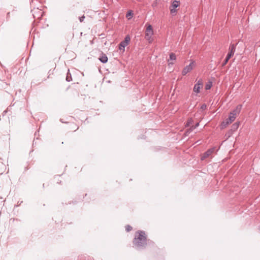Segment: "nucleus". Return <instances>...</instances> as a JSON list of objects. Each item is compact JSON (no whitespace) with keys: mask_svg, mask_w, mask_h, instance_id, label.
Segmentation results:
<instances>
[{"mask_svg":"<svg viewBox=\"0 0 260 260\" xmlns=\"http://www.w3.org/2000/svg\"><path fill=\"white\" fill-rule=\"evenodd\" d=\"M147 235L143 231H138L135 233V238L133 240V244L139 248H144L147 245Z\"/></svg>","mask_w":260,"mask_h":260,"instance_id":"nucleus-1","label":"nucleus"},{"mask_svg":"<svg viewBox=\"0 0 260 260\" xmlns=\"http://www.w3.org/2000/svg\"><path fill=\"white\" fill-rule=\"evenodd\" d=\"M242 105H239L237 106L236 108L233 110L229 114V120L231 121L232 122H233L236 118L237 114H238L241 109Z\"/></svg>","mask_w":260,"mask_h":260,"instance_id":"nucleus-2","label":"nucleus"},{"mask_svg":"<svg viewBox=\"0 0 260 260\" xmlns=\"http://www.w3.org/2000/svg\"><path fill=\"white\" fill-rule=\"evenodd\" d=\"M195 66V61L194 60H191L190 63L189 65L186 66L182 70V74L184 76L186 75L188 73L190 72Z\"/></svg>","mask_w":260,"mask_h":260,"instance_id":"nucleus-3","label":"nucleus"},{"mask_svg":"<svg viewBox=\"0 0 260 260\" xmlns=\"http://www.w3.org/2000/svg\"><path fill=\"white\" fill-rule=\"evenodd\" d=\"M153 35L152 27L150 24H148L145 31V39L150 40Z\"/></svg>","mask_w":260,"mask_h":260,"instance_id":"nucleus-4","label":"nucleus"},{"mask_svg":"<svg viewBox=\"0 0 260 260\" xmlns=\"http://www.w3.org/2000/svg\"><path fill=\"white\" fill-rule=\"evenodd\" d=\"M130 37L129 36H126L124 40L121 41L119 44V50H122L123 51H124V48L128 44V43L130 41Z\"/></svg>","mask_w":260,"mask_h":260,"instance_id":"nucleus-5","label":"nucleus"},{"mask_svg":"<svg viewBox=\"0 0 260 260\" xmlns=\"http://www.w3.org/2000/svg\"><path fill=\"white\" fill-rule=\"evenodd\" d=\"M238 43L236 44H231L229 47V52L227 54L228 58H231L232 56H233L236 50V47Z\"/></svg>","mask_w":260,"mask_h":260,"instance_id":"nucleus-6","label":"nucleus"},{"mask_svg":"<svg viewBox=\"0 0 260 260\" xmlns=\"http://www.w3.org/2000/svg\"><path fill=\"white\" fill-rule=\"evenodd\" d=\"M215 150V148H212L208 149L207 151L204 152L201 157V160H204L206 158L211 155Z\"/></svg>","mask_w":260,"mask_h":260,"instance_id":"nucleus-7","label":"nucleus"},{"mask_svg":"<svg viewBox=\"0 0 260 260\" xmlns=\"http://www.w3.org/2000/svg\"><path fill=\"white\" fill-rule=\"evenodd\" d=\"M99 60L101 62L105 63L108 61V57L105 54L102 53L99 57Z\"/></svg>","mask_w":260,"mask_h":260,"instance_id":"nucleus-8","label":"nucleus"},{"mask_svg":"<svg viewBox=\"0 0 260 260\" xmlns=\"http://www.w3.org/2000/svg\"><path fill=\"white\" fill-rule=\"evenodd\" d=\"M232 122L229 120V118L226 119L224 121H223L221 123V128H223L225 127L226 125H229V124L231 123Z\"/></svg>","mask_w":260,"mask_h":260,"instance_id":"nucleus-9","label":"nucleus"},{"mask_svg":"<svg viewBox=\"0 0 260 260\" xmlns=\"http://www.w3.org/2000/svg\"><path fill=\"white\" fill-rule=\"evenodd\" d=\"M202 87L196 84L193 87V91L197 93L200 92V89L202 88Z\"/></svg>","mask_w":260,"mask_h":260,"instance_id":"nucleus-10","label":"nucleus"},{"mask_svg":"<svg viewBox=\"0 0 260 260\" xmlns=\"http://www.w3.org/2000/svg\"><path fill=\"white\" fill-rule=\"evenodd\" d=\"M179 6V1H174L172 4L171 7L176 8Z\"/></svg>","mask_w":260,"mask_h":260,"instance_id":"nucleus-11","label":"nucleus"},{"mask_svg":"<svg viewBox=\"0 0 260 260\" xmlns=\"http://www.w3.org/2000/svg\"><path fill=\"white\" fill-rule=\"evenodd\" d=\"M239 127V123L236 122L234 124H233L232 126V130H233L234 131H236Z\"/></svg>","mask_w":260,"mask_h":260,"instance_id":"nucleus-12","label":"nucleus"},{"mask_svg":"<svg viewBox=\"0 0 260 260\" xmlns=\"http://www.w3.org/2000/svg\"><path fill=\"white\" fill-rule=\"evenodd\" d=\"M170 59L172 60H175L176 59V56L173 53H171L170 54Z\"/></svg>","mask_w":260,"mask_h":260,"instance_id":"nucleus-13","label":"nucleus"},{"mask_svg":"<svg viewBox=\"0 0 260 260\" xmlns=\"http://www.w3.org/2000/svg\"><path fill=\"white\" fill-rule=\"evenodd\" d=\"M133 15V11L130 10L129 11L126 15V18H127L128 19H129V18H128L129 17H132V16Z\"/></svg>","mask_w":260,"mask_h":260,"instance_id":"nucleus-14","label":"nucleus"},{"mask_svg":"<svg viewBox=\"0 0 260 260\" xmlns=\"http://www.w3.org/2000/svg\"><path fill=\"white\" fill-rule=\"evenodd\" d=\"M192 122H193V120H192V118H189V119H188V120L186 122V124L185 125V126H189L190 125V124L192 123Z\"/></svg>","mask_w":260,"mask_h":260,"instance_id":"nucleus-15","label":"nucleus"},{"mask_svg":"<svg viewBox=\"0 0 260 260\" xmlns=\"http://www.w3.org/2000/svg\"><path fill=\"white\" fill-rule=\"evenodd\" d=\"M196 84L203 87V82L202 79H199Z\"/></svg>","mask_w":260,"mask_h":260,"instance_id":"nucleus-16","label":"nucleus"},{"mask_svg":"<svg viewBox=\"0 0 260 260\" xmlns=\"http://www.w3.org/2000/svg\"><path fill=\"white\" fill-rule=\"evenodd\" d=\"M132 230V227L129 225H127L125 226V230L126 232H129Z\"/></svg>","mask_w":260,"mask_h":260,"instance_id":"nucleus-17","label":"nucleus"},{"mask_svg":"<svg viewBox=\"0 0 260 260\" xmlns=\"http://www.w3.org/2000/svg\"><path fill=\"white\" fill-rule=\"evenodd\" d=\"M230 58H228V56H226L225 60H224L223 62L222 63V66H225L228 62L229 60L230 59Z\"/></svg>","mask_w":260,"mask_h":260,"instance_id":"nucleus-18","label":"nucleus"},{"mask_svg":"<svg viewBox=\"0 0 260 260\" xmlns=\"http://www.w3.org/2000/svg\"><path fill=\"white\" fill-rule=\"evenodd\" d=\"M211 86H212V84L211 83L210 84H207L205 86V88L206 90H208V89H209L211 88Z\"/></svg>","mask_w":260,"mask_h":260,"instance_id":"nucleus-19","label":"nucleus"},{"mask_svg":"<svg viewBox=\"0 0 260 260\" xmlns=\"http://www.w3.org/2000/svg\"><path fill=\"white\" fill-rule=\"evenodd\" d=\"M66 80L68 82H70L72 80L71 76L70 75V76L69 77L68 75H67V76L66 77Z\"/></svg>","mask_w":260,"mask_h":260,"instance_id":"nucleus-20","label":"nucleus"},{"mask_svg":"<svg viewBox=\"0 0 260 260\" xmlns=\"http://www.w3.org/2000/svg\"><path fill=\"white\" fill-rule=\"evenodd\" d=\"M206 105L205 104H203L201 107V109L202 110H205L206 109Z\"/></svg>","mask_w":260,"mask_h":260,"instance_id":"nucleus-21","label":"nucleus"},{"mask_svg":"<svg viewBox=\"0 0 260 260\" xmlns=\"http://www.w3.org/2000/svg\"><path fill=\"white\" fill-rule=\"evenodd\" d=\"M176 10L175 8H173L172 7V8H170V12L171 14L174 13L176 12Z\"/></svg>","mask_w":260,"mask_h":260,"instance_id":"nucleus-22","label":"nucleus"},{"mask_svg":"<svg viewBox=\"0 0 260 260\" xmlns=\"http://www.w3.org/2000/svg\"><path fill=\"white\" fill-rule=\"evenodd\" d=\"M85 18V16L83 15L82 16L79 17V20L80 22H82Z\"/></svg>","mask_w":260,"mask_h":260,"instance_id":"nucleus-23","label":"nucleus"},{"mask_svg":"<svg viewBox=\"0 0 260 260\" xmlns=\"http://www.w3.org/2000/svg\"><path fill=\"white\" fill-rule=\"evenodd\" d=\"M199 125V122L197 123L194 126H192L191 127V129H193L196 128V127H197Z\"/></svg>","mask_w":260,"mask_h":260,"instance_id":"nucleus-24","label":"nucleus"},{"mask_svg":"<svg viewBox=\"0 0 260 260\" xmlns=\"http://www.w3.org/2000/svg\"><path fill=\"white\" fill-rule=\"evenodd\" d=\"M32 2H33V0H31V2H30V3H31Z\"/></svg>","mask_w":260,"mask_h":260,"instance_id":"nucleus-25","label":"nucleus"}]
</instances>
